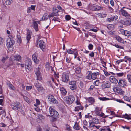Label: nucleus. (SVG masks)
I'll use <instances>...</instances> for the list:
<instances>
[{
  "mask_svg": "<svg viewBox=\"0 0 131 131\" xmlns=\"http://www.w3.org/2000/svg\"><path fill=\"white\" fill-rule=\"evenodd\" d=\"M76 83V82L74 81H72L69 83L70 89L71 90L74 91V92H75L74 91H76L77 89V85Z\"/></svg>",
  "mask_w": 131,
  "mask_h": 131,
  "instance_id": "obj_4",
  "label": "nucleus"
},
{
  "mask_svg": "<svg viewBox=\"0 0 131 131\" xmlns=\"http://www.w3.org/2000/svg\"><path fill=\"white\" fill-rule=\"evenodd\" d=\"M6 42V46L8 48L11 47L15 43L14 41L13 40H12L11 39L9 38L7 39Z\"/></svg>",
  "mask_w": 131,
  "mask_h": 131,
  "instance_id": "obj_9",
  "label": "nucleus"
},
{
  "mask_svg": "<svg viewBox=\"0 0 131 131\" xmlns=\"http://www.w3.org/2000/svg\"><path fill=\"white\" fill-rule=\"evenodd\" d=\"M89 8L90 10L92 11L100 10L103 9L102 7L94 4H90Z\"/></svg>",
  "mask_w": 131,
  "mask_h": 131,
  "instance_id": "obj_3",
  "label": "nucleus"
},
{
  "mask_svg": "<svg viewBox=\"0 0 131 131\" xmlns=\"http://www.w3.org/2000/svg\"><path fill=\"white\" fill-rule=\"evenodd\" d=\"M45 67L46 68L47 70H48L50 69L51 70H52L53 69L52 67L50 66L49 63L48 62H47L46 63L45 65Z\"/></svg>",
  "mask_w": 131,
  "mask_h": 131,
  "instance_id": "obj_28",
  "label": "nucleus"
},
{
  "mask_svg": "<svg viewBox=\"0 0 131 131\" xmlns=\"http://www.w3.org/2000/svg\"><path fill=\"white\" fill-rule=\"evenodd\" d=\"M33 61L36 64H38L39 62V60L37 59V58L35 59V60H34Z\"/></svg>",
  "mask_w": 131,
  "mask_h": 131,
  "instance_id": "obj_60",
  "label": "nucleus"
},
{
  "mask_svg": "<svg viewBox=\"0 0 131 131\" xmlns=\"http://www.w3.org/2000/svg\"><path fill=\"white\" fill-rule=\"evenodd\" d=\"M87 101L91 105L94 104L95 102V100L93 98L91 97H89L87 98Z\"/></svg>",
  "mask_w": 131,
  "mask_h": 131,
  "instance_id": "obj_24",
  "label": "nucleus"
},
{
  "mask_svg": "<svg viewBox=\"0 0 131 131\" xmlns=\"http://www.w3.org/2000/svg\"><path fill=\"white\" fill-rule=\"evenodd\" d=\"M114 37L116 39V40L118 42L121 43L125 45H127V41H124L123 39L119 36L117 35H115L114 36Z\"/></svg>",
  "mask_w": 131,
  "mask_h": 131,
  "instance_id": "obj_11",
  "label": "nucleus"
},
{
  "mask_svg": "<svg viewBox=\"0 0 131 131\" xmlns=\"http://www.w3.org/2000/svg\"><path fill=\"white\" fill-rule=\"evenodd\" d=\"M53 12L49 15V16L50 17H52L54 16H57L58 15V11L57 9L53 8Z\"/></svg>",
  "mask_w": 131,
  "mask_h": 131,
  "instance_id": "obj_21",
  "label": "nucleus"
},
{
  "mask_svg": "<svg viewBox=\"0 0 131 131\" xmlns=\"http://www.w3.org/2000/svg\"><path fill=\"white\" fill-rule=\"evenodd\" d=\"M32 62L30 59H28L26 61V63L25 64V68L29 70H30L31 68Z\"/></svg>",
  "mask_w": 131,
  "mask_h": 131,
  "instance_id": "obj_7",
  "label": "nucleus"
},
{
  "mask_svg": "<svg viewBox=\"0 0 131 131\" xmlns=\"http://www.w3.org/2000/svg\"><path fill=\"white\" fill-rule=\"evenodd\" d=\"M50 113L53 117H57L58 115V112L54 109V107L51 106L49 108Z\"/></svg>",
  "mask_w": 131,
  "mask_h": 131,
  "instance_id": "obj_5",
  "label": "nucleus"
},
{
  "mask_svg": "<svg viewBox=\"0 0 131 131\" xmlns=\"http://www.w3.org/2000/svg\"><path fill=\"white\" fill-rule=\"evenodd\" d=\"M11 58H12L13 60H16L19 62L20 61L22 58L19 55H16L15 56H12Z\"/></svg>",
  "mask_w": 131,
  "mask_h": 131,
  "instance_id": "obj_19",
  "label": "nucleus"
},
{
  "mask_svg": "<svg viewBox=\"0 0 131 131\" xmlns=\"http://www.w3.org/2000/svg\"><path fill=\"white\" fill-rule=\"evenodd\" d=\"M110 81L112 83H118V80L114 76H111L109 78Z\"/></svg>",
  "mask_w": 131,
  "mask_h": 131,
  "instance_id": "obj_22",
  "label": "nucleus"
},
{
  "mask_svg": "<svg viewBox=\"0 0 131 131\" xmlns=\"http://www.w3.org/2000/svg\"><path fill=\"white\" fill-rule=\"evenodd\" d=\"M17 41L18 43H20L21 42L22 40L21 37L19 35H17Z\"/></svg>",
  "mask_w": 131,
  "mask_h": 131,
  "instance_id": "obj_32",
  "label": "nucleus"
},
{
  "mask_svg": "<svg viewBox=\"0 0 131 131\" xmlns=\"http://www.w3.org/2000/svg\"><path fill=\"white\" fill-rule=\"evenodd\" d=\"M37 54L36 53H34L33 54L32 56V59L33 60H35V59H36L37 57Z\"/></svg>",
  "mask_w": 131,
  "mask_h": 131,
  "instance_id": "obj_53",
  "label": "nucleus"
},
{
  "mask_svg": "<svg viewBox=\"0 0 131 131\" xmlns=\"http://www.w3.org/2000/svg\"><path fill=\"white\" fill-rule=\"evenodd\" d=\"M47 97L49 101L51 104H55L58 103L57 101L55 99L53 95H49Z\"/></svg>",
  "mask_w": 131,
  "mask_h": 131,
  "instance_id": "obj_6",
  "label": "nucleus"
},
{
  "mask_svg": "<svg viewBox=\"0 0 131 131\" xmlns=\"http://www.w3.org/2000/svg\"><path fill=\"white\" fill-rule=\"evenodd\" d=\"M20 104L19 102H16L12 103L10 105L13 109L18 110L20 108Z\"/></svg>",
  "mask_w": 131,
  "mask_h": 131,
  "instance_id": "obj_8",
  "label": "nucleus"
},
{
  "mask_svg": "<svg viewBox=\"0 0 131 131\" xmlns=\"http://www.w3.org/2000/svg\"><path fill=\"white\" fill-rule=\"evenodd\" d=\"M93 45L91 44H89L88 46V48L90 50H92L93 49Z\"/></svg>",
  "mask_w": 131,
  "mask_h": 131,
  "instance_id": "obj_50",
  "label": "nucleus"
},
{
  "mask_svg": "<svg viewBox=\"0 0 131 131\" xmlns=\"http://www.w3.org/2000/svg\"><path fill=\"white\" fill-rule=\"evenodd\" d=\"M40 48L43 51H46V47L44 42L42 40H40L38 42Z\"/></svg>",
  "mask_w": 131,
  "mask_h": 131,
  "instance_id": "obj_15",
  "label": "nucleus"
},
{
  "mask_svg": "<svg viewBox=\"0 0 131 131\" xmlns=\"http://www.w3.org/2000/svg\"><path fill=\"white\" fill-rule=\"evenodd\" d=\"M99 74L100 73L98 72L92 73V72L90 71L88 73L86 78L89 80H91V79H92L93 80H95L97 78V77L99 76Z\"/></svg>",
  "mask_w": 131,
  "mask_h": 131,
  "instance_id": "obj_1",
  "label": "nucleus"
},
{
  "mask_svg": "<svg viewBox=\"0 0 131 131\" xmlns=\"http://www.w3.org/2000/svg\"><path fill=\"white\" fill-rule=\"evenodd\" d=\"M124 75V73L123 72H121L115 74L116 77H122Z\"/></svg>",
  "mask_w": 131,
  "mask_h": 131,
  "instance_id": "obj_35",
  "label": "nucleus"
},
{
  "mask_svg": "<svg viewBox=\"0 0 131 131\" xmlns=\"http://www.w3.org/2000/svg\"><path fill=\"white\" fill-rule=\"evenodd\" d=\"M123 116L125 118L127 119L128 120H130L131 119V116L128 115L127 114H125L123 115Z\"/></svg>",
  "mask_w": 131,
  "mask_h": 131,
  "instance_id": "obj_33",
  "label": "nucleus"
},
{
  "mask_svg": "<svg viewBox=\"0 0 131 131\" xmlns=\"http://www.w3.org/2000/svg\"><path fill=\"white\" fill-rule=\"evenodd\" d=\"M123 98L125 100L127 101H129L130 100L128 97L127 96H124Z\"/></svg>",
  "mask_w": 131,
  "mask_h": 131,
  "instance_id": "obj_62",
  "label": "nucleus"
},
{
  "mask_svg": "<svg viewBox=\"0 0 131 131\" xmlns=\"http://www.w3.org/2000/svg\"><path fill=\"white\" fill-rule=\"evenodd\" d=\"M113 21L117 19L118 16L116 15L113 16L111 17Z\"/></svg>",
  "mask_w": 131,
  "mask_h": 131,
  "instance_id": "obj_52",
  "label": "nucleus"
},
{
  "mask_svg": "<svg viewBox=\"0 0 131 131\" xmlns=\"http://www.w3.org/2000/svg\"><path fill=\"white\" fill-rule=\"evenodd\" d=\"M79 85L80 88H83L84 84H83L82 82H80L79 83Z\"/></svg>",
  "mask_w": 131,
  "mask_h": 131,
  "instance_id": "obj_56",
  "label": "nucleus"
},
{
  "mask_svg": "<svg viewBox=\"0 0 131 131\" xmlns=\"http://www.w3.org/2000/svg\"><path fill=\"white\" fill-rule=\"evenodd\" d=\"M94 53L93 52H92L90 53L89 54V56L91 57H93L94 56Z\"/></svg>",
  "mask_w": 131,
  "mask_h": 131,
  "instance_id": "obj_64",
  "label": "nucleus"
},
{
  "mask_svg": "<svg viewBox=\"0 0 131 131\" xmlns=\"http://www.w3.org/2000/svg\"><path fill=\"white\" fill-rule=\"evenodd\" d=\"M33 25L34 28L35 29L36 31H38V25L37 23V21H33Z\"/></svg>",
  "mask_w": 131,
  "mask_h": 131,
  "instance_id": "obj_26",
  "label": "nucleus"
},
{
  "mask_svg": "<svg viewBox=\"0 0 131 131\" xmlns=\"http://www.w3.org/2000/svg\"><path fill=\"white\" fill-rule=\"evenodd\" d=\"M89 126L93 125L95 124H97L100 123L99 121V119L96 118H94L92 119L91 120L89 121Z\"/></svg>",
  "mask_w": 131,
  "mask_h": 131,
  "instance_id": "obj_13",
  "label": "nucleus"
},
{
  "mask_svg": "<svg viewBox=\"0 0 131 131\" xmlns=\"http://www.w3.org/2000/svg\"><path fill=\"white\" fill-rule=\"evenodd\" d=\"M98 15L99 16V17L102 18H103L104 17H106V14H101V13H99Z\"/></svg>",
  "mask_w": 131,
  "mask_h": 131,
  "instance_id": "obj_37",
  "label": "nucleus"
},
{
  "mask_svg": "<svg viewBox=\"0 0 131 131\" xmlns=\"http://www.w3.org/2000/svg\"><path fill=\"white\" fill-rule=\"evenodd\" d=\"M44 131H52V130L49 128L48 127V126H46L44 128Z\"/></svg>",
  "mask_w": 131,
  "mask_h": 131,
  "instance_id": "obj_43",
  "label": "nucleus"
},
{
  "mask_svg": "<svg viewBox=\"0 0 131 131\" xmlns=\"http://www.w3.org/2000/svg\"><path fill=\"white\" fill-rule=\"evenodd\" d=\"M119 33L121 34H124L125 35V30H124L123 29H121L119 30Z\"/></svg>",
  "mask_w": 131,
  "mask_h": 131,
  "instance_id": "obj_55",
  "label": "nucleus"
},
{
  "mask_svg": "<svg viewBox=\"0 0 131 131\" xmlns=\"http://www.w3.org/2000/svg\"><path fill=\"white\" fill-rule=\"evenodd\" d=\"M99 99L103 101H106L107 100H109V99L106 97H100Z\"/></svg>",
  "mask_w": 131,
  "mask_h": 131,
  "instance_id": "obj_39",
  "label": "nucleus"
},
{
  "mask_svg": "<svg viewBox=\"0 0 131 131\" xmlns=\"http://www.w3.org/2000/svg\"><path fill=\"white\" fill-rule=\"evenodd\" d=\"M107 27L109 29H113L114 26L113 25H110L107 26Z\"/></svg>",
  "mask_w": 131,
  "mask_h": 131,
  "instance_id": "obj_49",
  "label": "nucleus"
},
{
  "mask_svg": "<svg viewBox=\"0 0 131 131\" xmlns=\"http://www.w3.org/2000/svg\"><path fill=\"white\" fill-rule=\"evenodd\" d=\"M32 88V86H27L26 87V89L27 90L29 91L31 90Z\"/></svg>",
  "mask_w": 131,
  "mask_h": 131,
  "instance_id": "obj_58",
  "label": "nucleus"
},
{
  "mask_svg": "<svg viewBox=\"0 0 131 131\" xmlns=\"http://www.w3.org/2000/svg\"><path fill=\"white\" fill-rule=\"evenodd\" d=\"M120 13L123 16H125L126 18H129L130 16L127 12L123 9H121L119 11Z\"/></svg>",
  "mask_w": 131,
  "mask_h": 131,
  "instance_id": "obj_16",
  "label": "nucleus"
},
{
  "mask_svg": "<svg viewBox=\"0 0 131 131\" xmlns=\"http://www.w3.org/2000/svg\"><path fill=\"white\" fill-rule=\"evenodd\" d=\"M103 71L104 72L105 75L106 76H109L110 75V73H109L107 71L103 70Z\"/></svg>",
  "mask_w": 131,
  "mask_h": 131,
  "instance_id": "obj_57",
  "label": "nucleus"
},
{
  "mask_svg": "<svg viewBox=\"0 0 131 131\" xmlns=\"http://www.w3.org/2000/svg\"><path fill=\"white\" fill-rule=\"evenodd\" d=\"M40 68L39 67L36 68L34 70L35 72L36 75L37 80H40L41 79V77L40 75Z\"/></svg>",
  "mask_w": 131,
  "mask_h": 131,
  "instance_id": "obj_10",
  "label": "nucleus"
},
{
  "mask_svg": "<svg viewBox=\"0 0 131 131\" xmlns=\"http://www.w3.org/2000/svg\"><path fill=\"white\" fill-rule=\"evenodd\" d=\"M125 35L127 36H131V32L126 30L125 32Z\"/></svg>",
  "mask_w": 131,
  "mask_h": 131,
  "instance_id": "obj_36",
  "label": "nucleus"
},
{
  "mask_svg": "<svg viewBox=\"0 0 131 131\" xmlns=\"http://www.w3.org/2000/svg\"><path fill=\"white\" fill-rule=\"evenodd\" d=\"M63 100L67 104H72L75 100L74 97L71 95H69L68 96L64 97Z\"/></svg>",
  "mask_w": 131,
  "mask_h": 131,
  "instance_id": "obj_2",
  "label": "nucleus"
},
{
  "mask_svg": "<svg viewBox=\"0 0 131 131\" xmlns=\"http://www.w3.org/2000/svg\"><path fill=\"white\" fill-rule=\"evenodd\" d=\"M38 117L40 119H43L44 118V117L42 115L40 114H38Z\"/></svg>",
  "mask_w": 131,
  "mask_h": 131,
  "instance_id": "obj_47",
  "label": "nucleus"
},
{
  "mask_svg": "<svg viewBox=\"0 0 131 131\" xmlns=\"http://www.w3.org/2000/svg\"><path fill=\"white\" fill-rule=\"evenodd\" d=\"M69 79V76L67 74H64L62 75V81L63 82H66Z\"/></svg>",
  "mask_w": 131,
  "mask_h": 131,
  "instance_id": "obj_20",
  "label": "nucleus"
},
{
  "mask_svg": "<svg viewBox=\"0 0 131 131\" xmlns=\"http://www.w3.org/2000/svg\"><path fill=\"white\" fill-rule=\"evenodd\" d=\"M74 50V52L73 54L74 55V58L75 59L77 58V55L78 54V53L77 50L76 49H73Z\"/></svg>",
  "mask_w": 131,
  "mask_h": 131,
  "instance_id": "obj_41",
  "label": "nucleus"
},
{
  "mask_svg": "<svg viewBox=\"0 0 131 131\" xmlns=\"http://www.w3.org/2000/svg\"><path fill=\"white\" fill-rule=\"evenodd\" d=\"M60 90L62 96H64L66 95L67 92L65 88L63 87H60Z\"/></svg>",
  "mask_w": 131,
  "mask_h": 131,
  "instance_id": "obj_23",
  "label": "nucleus"
},
{
  "mask_svg": "<svg viewBox=\"0 0 131 131\" xmlns=\"http://www.w3.org/2000/svg\"><path fill=\"white\" fill-rule=\"evenodd\" d=\"M116 101L120 103H125L123 101L120 99H116Z\"/></svg>",
  "mask_w": 131,
  "mask_h": 131,
  "instance_id": "obj_59",
  "label": "nucleus"
},
{
  "mask_svg": "<svg viewBox=\"0 0 131 131\" xmlns=\"http://www.w3.org/2000/svg\"><path fill=\"white\" fill-rule=\"evenodd\" d=\"M114 46H115L116 47L119 49H123L124 47L122 46H121L117 44L116 43L113 45Z\"/></svg>",
  "mask_w": 131,
  "mask_h": 131,
  "instance_id": "obj_42",
  "label": "nucleus"
},
{
  "mask_svg": "<svg viewBox=\"0 0 131 131\" xmlns=\"http://www.w3.org/2000/svg\"><path fill=\"white\" fill-rule=\"evenodd\" d=\"M74 129L77 130H78L80 129V127L79 126L78 123L76 122L75 123V124L73 127Z\"/></svg>",
  "mask_w": 131,
  "mask_h": 131,
  "instance_id": "obj_29",
  "label": "nucleus"
},
{
  "mask_svg": "<svg viewBox=\"0 0 131 131\" xmlns=\"http://www.w3.org/2000/svg\"><path fill=\"white\" fill-rule=\"evenodd\" d=\"M4 41V39L1 37H0V45H2Z\"/></svg>",
  "mask_w": 131,
  "mask_h": 131,
  "instance_id": "obj_61",
  "label": "nucleus"
},
{
  "mask_svg": "<svg viewBox=\"0 0 131 131\" xmlns=\"http://www.w3.org/2000/svg\"><path fill=\"white\" fill-rule=\"evenodd\" d=\"M124 61V60L123 59H120L117 60L115 62V64H116L119 65L120 63Z\"/></svg>",
  "mask_w": 131,
  "mask_h": 131,
  "instance_id": "obj_44",
  "label": "nucleus"
},
{
  "mask_svg": "<svg viewBox=\"0 0 131 131\" xmlns=\"http://www.w3.org/2000/svg\"><path fill=\"white\" fill-rule=\"evenodd\" d=\"M111 85L110 82L109 81H107L105 83L102 84L101 85V86L103 89H105L106 88H110Z\"/></svg>",
  "mask_w": 131,
  "mask_h": 131,
  "instance_id": "obj_18",
  "label": "nucleus"
},
{
  "mask_svg": "<svg viewBox=\"0 0 131 131\" xmlns=\"http://www.w3.org/2000/svg\"><path fill=\"white\" fill-rule=\"evenodd\" d=\"M34 85L39 92L42 91L44 90L43 88L38 82L37 83H34Z\"/></svg>",
  "mask_w": 131,
  "mask_h": 131,
  "instance_id": "obj_14",
  "label": "nucleus"
},
{
  "mask_svg": "<svg viewBox=\"0 0 131 131\" xmlns=\"http://www.w3.org/2000/svg\"><path fill=\"white\" fill-rule=\"evenodd\" d=\"M127 83L126 80L124 79H122L119 80L118 84L119 86L124 87L127 84Z\"/></svg>",
  "mask_w": 131,
  "mask_h": 131,
  "instance_id": "obj_12",
  "label": "nucleus"
},
{
  "mask_svg": "<svg viewBox=\"0 0 131 131\" xmlns=\"http://www.w3.org/2000/svg\"><path fill=\"white\" fill-rule=\"evenodd\" d=\"M7 58H8L7 56H6L5 57H3L1 60L2 61L3 63L5 62L6 59Z\"/></svg>",
  "mask_w": 131,
  "mask_h": 131,
  "instance_id": "obj_48",
  "label": "nucleus"
},
{
  "mask_svg": "<svg viewBox=\"0 0 131 131\" xmlns=\"http://www.w3.org/2000/svg\"><path fill=\"white\" fill-rule=\"evenodd\" d=\"M65 18L66 20H69L70 19L71 17L69 15H67L66 16Z\"/></svg>",
  "mask_w": 131,
  "mask_h": 131,
  "instance_id": "obj_63",
  "label": "nucleus"
},
{
  "mask_svg": "<svg viewBox=\"0 0 131 131\" xmlns=\"http://www.w3.org/2000/svg\"><path fill=\"white\" fill-rule=\"evenodd\" d=\"M83 108L84 107L80 105L75 107L74 110L75 111H79L80 110H83Z\"/></svg>",
  "mask_w": 131,
  "mask_h": 131,
  "instance_id": "obj_30",
  "label": "nucleus"
},
{
  "mask_svg": "<svg viewBox=\"0 0 131 131\" xmlns=\"http://www.w3.org/2000/svg\"><path fill=\"white\" fill-rule=\"evenodd\" d=\"M90 127H95L97 129H99V128L101 127V126L100 125L96 126L95 124L93 125L91 124V126H89Z\"/></svg>",
  "mask_w": 131,
  "mask_h": 131,
  "instance_id": "obj_38",
  "label": "nucleus"
},
{
  "mask_svg": "<svg viewBox=\"0 0 131 131\" xmlns=\"http://www.w3.org/2000/svg\"><path fill=\"white\" fill-rule=\"evenodd\" d=\"M125 24L126 25H131V19L128 18L124 22Z\"/></svg>",
  "mask_w": 131,
  "mask_h": 131,
  "instance_id": "obj_31",
  "label": "nucleus"
},
{
  "mask_svg": "<svg viewBox=\"0 0 131 131\" xmlns=\"http://www.w3.org/2000/svg\"><path fill=\"white\" fill-rule=\"evenodd\" d=\"M100 82L99 80L97 79L93 83L94 85L96 86H98L99 85Z\"/></svg>",
  "mask_w": 131,
  "mask_h": 131,
  "instance_id": "obj_34",
  "label": "nucleus"
},
{
  "mask_svg": "<svg viewBox=\"0 0 131 131\" xmlns=\"http://www.w3.org/2000/svg\"><path fill=\"white\" fill-rule=\"evenodd\" d=\"M8 86L10 88V89L13 90L14 91L15 90V88L11 84H8Z\"/></svg>",
  "mask_w": 131,
  "mask_h": 131,
  "instance_id": "obj_40",
  "label": "nucleus"
},
{
  "mask_svg": "<svg viewBox=\"0 0 131 131\" xmlns=\"http://www.w3.org/2000/svg\"><path fill=\"white\" fill-rule=\"evenodd\" d=\"M48 18V16L45 14H44L43 15V16L42 17L43 20H45L47 19Z\"/></svg>",
  "mask_w": 131,
  "mask_h": 131,
  "instance_id": "obj_51",
  "label": "nucleus"
},
{
  "mask_svg": "<svg viewBox=\"0 0 131 131\" xmlns=\"http://www.w3.org/2000/svg\"><path fill=\"white\" fill-rule=\"evenodd\" d=\"M127 78L129 82L131 83V75L130 74H128L127 76Z\"/></svg>",
  "mask_w": 131,
  "mask_h": 131,
  "instance_id": "obj_46",
  "label": "nucleus"
},
{
  "mask_svg": "<svg viewBox=\"0 0 131 131\" xmlns=\"http://www.w3.org/2000/svg\"><path fill=\"white\" fill-rule=\"evenodd\" d=\"M114 91L118 93H122V90L119 88L114 87L113 89Z\"/></svg>",
  "mask_w": 131,
  "mask_h": 131,
  "instance_id": "obj_25",
  "label": "nucleus"
},
{
  "mask_svg": "<svg viewBox=\"0 0 131 131\" xmlns=\"http://www.w3.org/2000/svg\"><path fill=\"white\" fill-rule=\"evenodd\" d=\"M67 52L68 54H72L74 53V50L73 51L71 49H69L67 50Z\"/></svg>",
  "mask_w": 131,
  "mask_h": 131,
  "instance_id": "obj_45",
  "label": "nucleus"
},
{
  "mask_svg": "<svg viewBox=\"0 0 131 131\" xmlns=\"http://www.w3.org/2000/svg\"><path fill=\"white\" fill-rule=\"evenodd\" d=\"M6 4L7 5H8L11 4V2L10 0H6L5 1Z\"/></svg>",
  "mask_w": 131,
  "mask_h": 131,
  "instance_id": "obj_54",
  "label": "nucleus"
},
{
  "mask_svg": "<svg viewBox=\"0 0 131 131\" xmlns=\"http://www.w3.org/2000/svg\"><path fill=\"white\" fill-rule=\"evenodd\" d=\"M75 73L77 74H79L81 72V68L79 66L75 68L74 69Z\"/></svg>",
  "mask_w": 131,
  "mask_h": 131,
  "instance_id": "obj_27",
  "label": "nucleus"
},
{
  "mask_svg": "<svg viewBox=\"0 0 131 131\" xmlns=\"http://www.w3.org/2000/svg\"><path fill=\"white\" fill-rule=\"evenodd\" d=\"M31 35V31L28 29L27 30L26 34V40H27V43H28L30 39Z\"/></svg>",
  "mask_w": 131,
  "mask_h": 131,
  "instance_id": "obj_17",
  "label": "nucleus"
}]
</instances>
